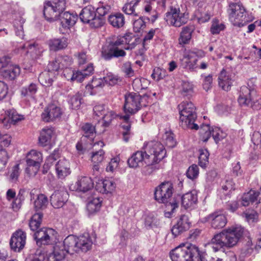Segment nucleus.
Returning <instances> with one entry per match:
<instances>
[{
    "instance_id": "48",
    "label": "nucleus",
    "mask_w": 261,
    "mask_h": 261,
    "mask_svg": "<svg viewBox=\"0 0 261 261\" xmlns=\"http://www.w3.org/2000/svg\"><path fill=\"white\" fill-rule=\"evenodd\" d=\"M159 219L153 214H149L145 218V225L148 229H153L157 228L160 225Z\"/></svg>"
},
{
    "instance_id": "29",
    "label": "nucleus",
    "mask_w": 261,
    "mask_h": 261,
    "mask_svg": "<svg viewBox=\"0 0 261 261\" xmlns=\"http://www.w3.org/2000/svg\"><path fill=\"white\" fill-rule=\"evenodd\" d=\"M104 79L93 77L91 82L87 85L86 89L90 95H94L105 86Z\"/></svg>"
},
{
    "instance_id": "1",
    "label": "nucleus",
    "mask_w": 261,
    "mask_h": 261,
    "mask_svg": "<svg viewBox=\"0 0 261 261\" xmlns=\"http://www.w3.org/2000/svg\"><path fill=\"white\" fill-rule=\"evenodd\" d=\"M166 150L160 142L152 141L146 143L142 150L138 151L127 160L131 168H137L145 165L149 167L160 162L165 157Z\"/></svg>"
},
{
    "instance_id": "40",
    "label": "nucleus",
    "mask_w": 261,
    "mask_h": 261,
    "mask_svg": "<svg viewBox=\"0 0 261 261\" xmlns=\"http://www.w3.org/2000/svg\"><path fill=\"white\" fill-rule=\"evenodd\" d=\"M83 133V138H89L90 140H93L96 135L95 127L90 123H86L81 127Z\"/></svg>"
},
{
    "instance_id": "59",
    "label": "nucleus",
    "mask_w": 261,
    "mask_h": 261,
    "mask_svg": "<svg viewBox=\"0 0 261 261\" xmlns=\"http://www.w3.org/2000/svg\"><path fill=\"white\" fill-rule=\"evenodd\" d=\"M111 10V6L104 2H99L95 10L96 12L101 17L106 15Z\"/></svg>"
},
{
    "instance_id": "2",
    "label": "nucleus",
    "mask_w": 261,
    "mask_h": 261,
    "mask_svg": "<svg viewBox=\"0 0 261 261\" xmlns=\"http://www.w3.org/2000/svg\"><path fill=\"white\" fill-rule=\"evenodd\" d=\"M245 229L240 225H234L214 236L205 244L207 249L216 252L221 249L235 246L244 233Z\"/></svg>"
},
{
    "instance_id": "14",
    "label": "nucleus",
    "mask_w": 261,
    "mask_h": 261,
    "mask_svg": "<svg viewBox=\"0 0 261 261\" xmlns=\"http://www.w3.org/2000/svg\"><path fill=\"white\" fill-rule=\"evenodd\" d=\"M60 20L61 27L60 31L62 34L68 33L70 29L75 23L77 19V15L69 12H61L59 18Z\"/></svg>"
},
{
    "instance_id": "32",
    "label": "nucleus",
    "mask_w": 261,
    "mask_h": 261,
    "mask_svg": "<svg viewBox=\"0 0 261 261\" xmlns=\"http://www.w3.org/2000/svg\"><path fill=\"white\" fill-rule=\"evenodd\" d=\"M219 85L225 91H228L230 89L232 84V80L230 75L226 71L223 69L218 77Z\"/></svg>"
},
{
    "instance_id": "52",
    "label": "nucleus",
    "mask_w": 261,
    "mask_h": 261,
    "mask_svg": "<svg viewBox=\"0 0 261 261\" xmlns=\"http://www.w3.org/2000/svg\"><path fill=\"white\" fill-rule=\"evenodd\" d=\"M144 13L147 19L153 22L158 17V12L152 9L150 5H146L144 7Z\"/></svg>"
},
{
    "instance_id": "6",
    "label": "nucleus",
    "mask_w": 261,
    "mask_h": 261,
    "mask_svg": "<svg viewBox=\"0 0 261 261\" xmlns=\"http://www.w3.org/2000/svg\"><path fill=\"white\" fill-rule=\"evenodd\" d=\"M227 11L229 20L234 26L241 28L248 21L246 10L241 3H230Z\"/></svg>"
},
{
    "instance_id": "57",
    "label": "nucleus",
    "mask_w": 261,
    "mask_h": 261,
    "mask_svg": "<svg viewBox=\"0 0 261 261\" xmlns=\"http://www.w3.org/2000/svg\"><path fill=\"white\" fill-rule=\"evenodd\" d=\"M82 97V93L78 92L70 98L69 100V103H70L72 109H76L80 107Z\"/></svg>"
},
{
    "instance_id": "25",
    "label": "nucleus",
    "mask_w": 261,
    "mask_h": 261,
    "mask_svg": "<svg viewBox=\"0 0 261 261\" xmlns=\"http://www.w3.org/2000/svg\"><path fill=\"white\" fill-rule=\"evenodd\" d=\"M24 119L23 116L19 115L14 111H8L4 116L0 117V123L6 127H9L12 123H15Z\"/></svg>"
},
{
    "instance_id": "5",
    "label": "nucleus",
    "mask_w": 261,
    "mask_h": 261,
    "mask_svg": "<svg viewBox=\"0 0 261 261\" xmlns=\"http://www.w3.org/2000/svg\"><path fill=\"white\" fill-rule=\"evenodd\" d=\"M172 261H202L198 248L190 243L182 244L170 252Z\"/></svg>"
},
{
    "instance_id": "19",
    "label": "nucleus",
    "mask_w": 261,
    "mask_h": 261,
    "mask_svg": "<svg viewBox=\"0 0 261 261\" xmlns=\"http://www.w3.org/2000/svg\"><path fill=\"white\" fill-rule=\"evenodd\" d=\"M180 124L181 127L185 128H190L192 129L197 130L199 128L198 125L195 123L197 118L196 114L187 113V112H179Z\"/></svg>"
},
{
    "instance_id": "20",
    "label": "nucleus",
    "mask_w": 261,
    "mask_h": 261,
    "mask_svg": "<svg viewBox=\"0 0 261 261\" xmlns=\"http://www.w3.org/2000/svg\"><path fill=\"white\" fill-rule=\"evenodd\" d=\"M62 112L60 107L52 104L48 105L41 114L42 119L45 122L53 121L60 117Z\"/></svg>"
},
{
    "instance_id": "28",
    "label": "nucleus",
    "mask_w": 261,
    "mask_h": 261,
    "mask_svg": "<svg viewBox=\"0 0 261 261\" xmlns=\"http://www.w3.org/2000/svg\"><path fill=\"white\" fill-rule=\"evenodd\" d=\"M62 244H57L52 252L45 254V261H60L64 258L65 251L61 249Z\"/></svg>"
},
{
    "instance_id": "12",
    "label": "nucleus",
    "mask_w": 261,
    "mask_h": 261,
    "mask_svg": "<svg viewBox=\"0 0 261 261\" xmlns=\"http://www.w3.org/2000/svg\"><path fill=\"white\" fill-rule=\"evenodd\" d=\"M199 134L203 142H206L212 135L216 143L225 138L226 135L219 127H212L211 129L209 125L204 124L200 128Z\"/></svg>"
},
{
    "instance_id": "22",
    "label": "nucleus",
    "mask_w": 261,
    "mask_h": 261,
    "mask_svg": "<svg viewBox=\"0 0 261 261\" xmlns=\"http://www.w3.org/2000/svg\"><path fill=\"white\" fill-rule=\"evenodd\" d=\"M181 206L186 210L192 209L197 204L198 197L195 191H192L182 195L180 197Z\"/></svg>"
},
{
    "instance_id": "64",
    "label": "nucleus",
    "mask_w": 261,
    "mask_h": 261,
    "mask_svg": "<svg viewBox=\"0 0 261 261\" xmlns=\"http://www.w3.org/2000/svg\"><path fill=\"white\" fill-rule=\"evenodd\" d=\"M187 176L191 179L197 178L199 175V168L196 165H192L189 167L186 172Z\"/></svg>"
},
{
    "instance_id": "10",
    "label": "nucleus",
    "mask_w": 261,
    "mask_h": 261,
    "mask_svg": "<svg viewBox=\"0 0 261 261\" xmlns=\"http://www.w3.org/2000/svg\"><path fill=\"white\" fill-rule=\"evenodd\" d=\"M57 234L52 228H43L35 233L34 238L38 245H48L56 243Z\"/></svg>"
},
{
    "instance_id": "38",
    "label": "nucleus",
    "mask_w": 261,
    "mask_h": 261,
    "mask_svg": "<svg viewBox=\"0 0 261 261\" xmlns=\"http://www.w3.org/2000/svg\"><path fill=\"white\" fill-rule=\"evenodd\" d=\"M48 203V198L45 195L39 194L34 202V209L36 212L43 210L46 208Z\"/></svg>"
},
{
    "instance_id": "37",
    "label": "nucleus",
    "mask_w": 261,
    "mask_h": 261,
    "mask_svg": "<svg viewBox=\"0 0 261 261\" xmlns=\"http://www.w3.org/2000/svg\"><path fill=\"white\" fill-rule=\"evenodd\" d=\"M194 31L192 27L186 26L182 29L178 41L180 44H188L192 37V34Z\"/></svg>"
},
{
    "instance_id": "21",
    "label": "nucleus",
    "mask_w": 261,
    "mask_h": 261,
    "mask_svg": "<svg viewBox=\"0 0 261 261\" xmlns=\"http://www.w3.org/2000/svg\"><path fill=\"white\" fill-rule=\"evenodd\" d=\"M190 223L189 217L186 215H181L177 223L171 228L172 234L176 237L187 231L190 228Z\"/></svg>"
},
{
    "instance_id": "7",
    "label": "nucleus",
    "mask_w": 261,
    "mask_h": 261,
    "mask_svg": "<svg viewBox=\"0 0 261 261\" xmlns=\"http://www.w3.org/2000/svg\"><path fill=\"white\" fill-rule=\"evenodd\" d=\"M65 7L66 0H48L44 4V16L49 21H55Z\"/></svg>"
},
{
    "instance_id": "54",
    "label": "nucleus",
    "mask_w": 261,
    "mask_h": 261,
    "mask_svg": "<svg viewBox=\"0 0 261 261\" xmlns=\"http://www.w3.org/2000/svg\"><path fill=\"white\" fill-rule=\"evenodd\" d=\"M199 152V165L201 167L204 168L208 163L209 153L205 149H200Z\"/></svg>"
},
{
    "instance_id": "56",
    "label": "nucleus",
    "mask_w": 261,
    "mask_h": 261,
    "mask_svg": "<svg viewBox=\"0 0 261 261\" xmlns=\"http://www.w3.org/2000/svg\"><path fill=\"white\" fill-rule=\"evenodd\" d=\"M163 140L166 145L170 148L174 147L176 141L174 139L173 134L170 132H166L163 136Z\"/></svg>"
},
{
    "instance_id": "42",
    "label": "nucleus",
    "mask_w": 261,
    "mask_h": 261,
    "mask_svg": "<svg viewBox=\"0 0 261 261\" xmlns=\"http://www.w3.org/2000/svg\"><path fill=\"white\" fill-rule=\"evenodd\" d=\"M43 214L38 212L34 214L29 223V226L31 230L33 231H38L42 222Z\"/></svg>"
},
{
    "instance_id": "23",
    "label": "nucleus",
    "mask_w": 261,
    "mask_h": 261,
    "mask_svg": "<svg viewBox=\"0 0 261 261\" xmlns=\"http://www.w3.org/2000/svg\"><path fill=\"white\" fill-rule=\"evenodd\" d=\"M93 187V182L92 179L87 176H81L78 178L75 185L70 186L72 190L86 192Z\"/></svg>"
},
{
    "instance_id": "49",
    "label": "nucleus",
    "mask_w": 261,
    "mask_h": 261,
    "mask_svg": "<svg viewBox=\"0 0 261 261\" xmlns=\"http://www.w3.org/2000/svg\"><path fill=\"white\" fill-rule=\"evenodd\" d=\"M51 74L48 71L41 72L38 77V80L40 84L44 86H50L53 82V75H50Z\"/></svg>"
},
{
    "instance_id": "4",
    "label": "nucleus",
    "mask_w": 261,
    "mask_h": 261,
    "mask_svg": "<svg viewBox=\"0 0 261 261\" xmlns=\"http://www.w3.org/2000/svg\"><path fill=\"white\" fill-rule=\"evenodd\" d=\"M173 193L172 184L169 181L163 182L155 188V199L160 203H166V208L169 212L165 213V216L169 218L174 211L178 206V201L171 199Z\"/></svg>"
},
{
    "instance_id": "17",
    "label": "nucleus",
    "mask_w": 261,
    "mask_h": 261,
    "mask_svg": "<svg viewBox=\"0 0 261 261\" xmlns=\"http://www.w3.org/2000/svg\"><path fill=\"white\" fill-rule=\"evenodd\" d=\"M26 234L19 229L16 231L11 237L10 245L12 249L15 251H20L25 244Z\"/></svg>"
},
{
    "instance_id": "15",
    "label": "nucleus",
    "mask_w": 261,
    "mask_h": 261,
    "mask_svg": "<svg viewBox=\"0 0 261 261\" xmlns=\"http://www.w3.org/2000/svg\"><path fill=\"white\" fill-rule=\"evenodd\" d=\"M206 221L215 229L223 228L227 222L226 216L221 211H215L206 217Z\"/></svg>"
},
{
    "instance_id": "11",
    "label": "nucleus",
    "mask_w": 261,
    "mask_h": 261,
    "mask_svg": "<svg viewBox=\"0 0 261 261\" xmlns=\"http://www.w3.org/2000/svg\"><path fill=\"white\" fill-rule=\"evenodd\" d=\"M256 91L254 87L250 86L249 83L247 86H243L240 88L238 102L241 106L252 107L253 103L257 99L255 98Z\"/></svg>"
},
{
    "instance_id": "45",
    "label": "nucleus",
    "mask_w": 261,
    "mask_h": 261,
    "mask_svg": "<svg viewBox=\"0 0 261 261\" xmlns=\"http://www.w3.org/2000/svg\"><path fill=\"white\" fill-rule=\"evenodd\" d=\"M102 201L99 198H94L90 200L87 204V209L89 213L93 214L98 212L101 206Z\"/></svg>"
},
{
    "instance_id": "61",
    "label": "nucleus",
    "mask_w": 261,
    "mask_h": 261,
    "mask_svg": "<svg viewBox=\"0 0 261 261\" xmlns=\"http://www.w3.org/2000/svg\"><path fill=\"white\" fill-rule=\"evenodd\" d=\"M20 173L19 165L16 164L14 165L9 172L10 180L12 182H16L18 180Z\"/></svg>"
},
{
    "instance_id": "13",
    "label": "nucleus",
    "mask_w": 261,
    "mask_h": 261,
    "mask_svg": "<svg viewBox=\"0 0 261 261\" xmlns=\"http://www.w3.org/2000/svg\"><path fill=\"white\" fill-rule=\"evenodd\" d=\"M141 96L137 93H130L125 96L124 110L125 115L128 116L136 113L141 107Z\"/></svg>"
},
{
    "instance_id": "18",
    "label": "nucleus",
    "mask_w": 261,
    "mask_h": 261,
    "mask_svg": "<svg viewBox=\"0 0 261 261\" xmlns=\"http://www.w3.org/2000/svg\"><path fill=\"white\" fill-rule=\"evenodd\" d=\"M68 194L67 192L64 190H57L50 196V203L55 208L62 207L67 201Z\"/></svg>"
},
{
    "instance_id": "43",
    "label": "nucleus",
    "mask_w": 261,
    "mask_h": 261,
    "mask_svg": "<svg viewBox=\"0 0 261 261\" xmlns=\"http://www.w3.org/2000/svg\"><path fill=\"white\" fill-rule=\"evenodd\" d=\"M20 72L19 66L17 65H9L7 69L4 70V76L10 80H14Z\"/></svg>"
},
{
    "instance_id": "9",
    "label": "nucleus",
    "mask_w": 261,
    "mask_h": 261,
    "mask_svg": "<svg viewBox=\"0 0 261 261\" xmlns=\"http://www.w3.org/2000/svg\"><path fill=\"white\" fill-rule=\"evenodd\" d=\"M80 18L84 23H89L92 28H99L104 24V19L96 16L95 9L91 5L83 8L80 14Z\"/></svg>"
},
{
    "instance_id": "46",
    "label": "nucleus",
    "mask_w": 261,
    "mask_h": 261,
    "mask_svg": "<svg viewBox=\"0 0 261 261\" xmlns=\"http://www.w3.org/2000/svg\"><path fill=\"white\" fill-rule=\"evenodd\" d=\"M24 47H27L28 53L31 54L33 58H37L41 56L43 50L40 45L38 44L34 43L33 44H29L27 46L25 45Z\"/></svg>"
},
{
    "instance_id": "31",
    "label": "nucleus",
    "mask_w": 261,
    "mask_h": 261,
    "mask_svg": "<svg viewBox=\"0 0 261 261\" xmlns=\"http://www.w3.org/2000/svg\"><path fill=\"white\" fill-rule=\"evenodd\" d=\"M94 67L92 64H89L86 68L74 71L72 81L82 82L84 80L93 74Z\"/></svg>"
},
{
    "instance_id": "35",
    "label": "nucleus",
    "mask_w": 261,
    "mask_h": 261,
    "mask_svg": "<svg viewBox=\"0 0 261 261\" xmlns=\"http://www.w3.org/2000/svg\"><path fill=\"white\" fill-rule=\"evenodd\" d=\"M25 160L26 162L41 166L43 161L42 154L40 151L32 149L27 154Z\"/></svg>"
},
{
    "instance_id": "24",
    "label": "nucleus",
    "mask_w": 261,
    "mask_h": 261,
    "mask_svg": "<svg viewBox=\"0 0 261 261\" xmlns=\"http://www.w3.org/2000/svg\"><path fill=\"white\" fill-rule=\"evenodd\" d=\"M55 170L59 178L64 179L71 173L69 162L65 159L60 160L55 164Z\"/></svg>"
},
{
    "instance_id": "30",
    "label": "nucleus",
    "mask_w": 261,
    "mask_h": 261,
    "mask_svg": "<svg viewBox=\"0 0 261 261\" xmlns=\"http://www.w3.org/2000/svg\"><path fill=\"white\" fill-rule=\"evenodd\" d=\"M68 43V40L65 37L54 38L48 41L49 49L53 51H58L66 48Z\"/></svg>"
},
{
    "instance_id": "33",
    "label": "nucleus",
    "mask_w": 261,
    "mask_h": 261,
    "mask_svg": "<svg viewBox=\"0 0 261 261\" xmlns=\"http://www.w3.org/2000/svg\"><path fill=\"white\" fill-rule=\"evenodd\" d=\"M76 243L78 252L80 250L83 252H87L90 249L92 246V242L88 234L81 236L77 238Z\"/></svg>"
},
{
    "instance_id": "53",
    "label": "nucleus",
    "mask_w": 261,
    "mask_h": 261,
    "mask_svg": "<svg viewBox=\"0 0 261 261\" xmlns=\"http://www.w3.org/2000/svg\"><path fill=\"white\" fill-rule=\"evenodd\" d=\"M147 81L144 79H136L134 80L132 86L134 89L137 92L147 88Z\"/></svg>"
},
{
    "instance_id": "3",
    "label": "nucleus",
    "mask_w": 261,
    "mask_h": 261,
    "mask_svg": "<svg viewBox=\"0 0 261 261\" xmlns=\"http://www.w3.org/2000/svg\"><path fill=\"white\" fill-rule=\"evenodd\" d=\"M157 4L158 10L161 12L164 11L167 6L169 7L170 11L166 13L165 17L169 24L175 27H180L187 22L188 15L180 12L176 0H157Z\"/></svg>"
},
{
    "instance_id": "62",
    "label": "nucleus",
    "mask_w": 261,
    "mask_h": 261,
    "mask_svg": "<svg viewBox=\"0 0 261 261\" xmlns=\"http://www.w3.org/2000/svg\"><path fill=\"white\" fill-rule=\"evenodd\" d=\"M105 152L103 150L100 149L99 150L93 152L91 154V159L93 163L99 164L104 159Z\"/></svg>"
},
{
    "instance_id": "34",
    "label": "nucleus",
    "mask_w": 261,
    "mask_h": 261,
    "mask_svg": "<svg viewBox=\"0 0 261 261\" xmlns=\"http://www.w3.org/2000/svg\"><path fill=\"white\" fill-rule=\"evenodd\" d=\"M53 134L54 130L53 128L48 127L43 128L39 138V141L40 145L42 146L48 145L50 143Z\"/></svg>"
},
{
    "instance_id": "8",
    "label": "nucleus",
    "mask_w": 261,
    "mask_h": 261,
    "mask_svg": "<svg viewBox=\"0 0 261 261\" xmlns=\"http://www.w3.org/2000/svg\"><path fill=\"white\" fill-rule=\"evenodd\" d=\"M206 55V53L202 49L194 48L186 51L181 59V65L185 69L190 71H195L198 67L197 59L191 61L195 57L198 58H202Z\"/></svg>"
},
{
    "instance_id": "55",
    "label": "nucleus",
    "mask_w": 261,
    "mask_h": 261,
    "mask_svg": "<svg viewBox=\"0 0 261 261\" xmlns=\"http://www.w3.org/2000/svg\"><path fill=\"white\" fill-rule=\"evenodd\" d=\"M25 173L30 177L35 176L38 172L40 166L26 162Z\"/></svg>"
},
{
    "instance_id": "41",
    "label": "nucleus",
    "mask_w": 261,
    "mask_h": 261,
    "mask_svg": "<svg viewBox=\"0 0 261 261\" xmlns=\"http://www.w3.org/2000/svg\"><path fill=\"white\" fill-rule=\"evenodd\" d=\"M121 119L124 120V122L121 124V127L123 129L122 132L123 139L125 142H128L130 134V123L128 120V116L127 115L121 116Z\"/></svg>"
},
{
    "instance_id": "39",
    "label": "nucleus",
    "mask_w": 261,
    "mask_h": 261,
    "mask_svg": "<svg viewBox=\"0 0 261 261\" xmlns=\"http://www.w3.org/2000/svg\"><path fill=\"white\" fill-rule=\"evenodd\" d=\"M258 195V192L251 190L243 194L241 198V204L244 206H248L251 202H253L257 199Z\"/></svg>"
},
{
    "instance_id": "47",
    "label": "nucleus",
    "mask_w": 261,
    "mask_h": 261,
    "mask_svg": "<svg viewBox=\"0 0 261 261\" xmlns=\"http://www.w3.org/2000/svg\"><path fill=\"white\" fill-rule=\"evenodd\" d=\"M179 112H187V113L196 114L195 107L189 101H184L178 106Z\"/></svg>"
},
{
    "instance_id": "51",
    "label": "nucleus",
    "mask_w": 261,
    "mask_h": 261,
    "mask_svg": "<svg viewBox=\"0 0 261 261\" xmlns=\"http://www.w3.org/2000/svg\"><path fill=\"white\" fill-rule=\"evenodd\" d=\"M181 94L184 97H189L193 93V85L188 81H183L180 89Z\"/></svg>"
},
{
    "instance_id": "58",
    "label": "nucleus",
    "mask_w": 261,
    "mask_h": 261,
    "mask_svg": "<svg viewBox=\"0 0 261 261\" xmlns=\"http://www.w3.org/2000/svg\"><path fill=\"white\" fill-rule=\"evenodd\" d=\"M24 20L20 18L19 20H15L14 22V27L15 29L16 35L23 39L24 37V32L23 29V23Z\"/></svg>"
},
{
    "instance_id": "63",
    "label": "nucleus",
    "mask_w": 261,
    "mask_h": 261,
    "mask_svg": "<svg viewBox=\"0 0 261 261\" xmlns=\"http://www.w3.org/2000/svg\"><path fill=\"white\" fill-rule=\"evenodd\" d=\"M243 215L246 220L249 223L256 222L258 218V214L254 210L246 211Z\"/></svg>"
},
{
    "instance_id": "36",
    "label": "nucleus",
    "mask_w": 261,
    "mask_h": 261,
    "mask_svg": "<svg viewBox=\"0 0 261 261\" xmlns=\"http://www.w3.org/2000/svg\"><path fill=\"white\" fill-rule=\"evenodd\" d=\"M108 21L113 27L121 28L124 25L125 18L122 13H116L109 16Z\"/></svg>"
},
{
    "instance_id": "50",
    "label": "nucleus",
    "mask_w": 261,
    "mask_h": 261,
    "mask_svg": "<svg viewBox=\"0 0 261 261\" xmlns=\"http://www.w3.org/2000/svg\"><path fill=\"white\" fill-rule=\"evenodd\" d=\"M139 1L140 0H128L122 8L123 11L128 15H137V13H135V7L138 5Z\"/></svg>"
},
{
    "instance_id": "60",
    "label": "nucleus",
    "mask_w": 261,
    "mask_h": 261,
    "mask_svg": "<svg viewBox=\"0 0 261 261\" xmlns=\"http://www.w3.org/2000/svg\"><path fill=\"white\" fill-rule=\"evenodd\" d=\"M61 70L69 68L72 63V58L69 56L60 57L58 58Z\"/></svg>"
},
{
    "instance_id": "16",
    "label": "nucleus",
    "mask_w": 261,
    "mask_h": 261,
    "mask_svg": "<svg viewBox=\"0 0 261 261\" xmlns=\"http://www.w3.org/2000/svg\"><path fill=\"white\" fill-rule=\"evenodd\" d=\"M132 37L130 34H125L122 36H118L110 42L112 48H122L125 50H132L136 46V43H130Z\"/></svg>"
},
{
    "instance_id": "44",
    "label": "nucleus",
    "mask_w": 261,
    "mask_h": 261,
    "mask_svg": "<svg viewBox=\"0 0 261 261\" xmlns=\"http://www.w3.org/2000/svg\"><path fill=\"white\" fill-rule=\"evenodd\" d=\"M37 87L35 84L31 83L28 86L21 88L20 92L23 97L33 98L34 95L37 91Z\"/></svg>"
},
{
    "instance_id": "27",
    "label": "nucleus",
    "mask_w": 261,
    "mask_h": 261,
    "mask_svg": "<svg viewBox=\"0 0 261 261\" xmlns=\"http://www.w3.org/2000/svg\"><path fill=\"white\" fill-rule=\"evenodd\" d=\"M116 187V184L112 179H105L99 180L96 182L95 189L101 193H111L114 191Z\"/></svg>"
},
{
    "instance_id": "26",
    "label": "nucleus",
    "mask_w": 261,
    "mask_h": 261,
    "mask_svg": "<svg viewBox=\"0 0 261 261\" xmlns=\"http://www.w3.org/2000/svg\"><path fill=\"white\" fill-rule=\"evenodd\" d=\"M76 240V237L73 235H70L64 239L63 243L59 242L58 244H62L63 247L61 249L65 251V254L66 253L72 254L74 252H78Z\"/></svg>"
}]
</instances>
